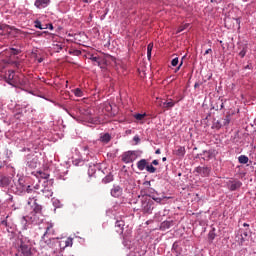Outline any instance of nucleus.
<instances>
[{
  "mask_svg": "<svg viewBox=\"0 0 256 256\" xmlns=\"http://www.w3.org/2000/svg\"><path fill=\"white\" fill-rule=\"evenodd\" d=\"M153 205H155V202L153 200L144 199L142 200V211L143 213H146L147 215H151L153 213Z\"/></svg>",
  "mask_w": 256,
  "mask_h": 256,
  "instance_id": "1",
  "label": "nucleus"
},
{
  "mask_svg": "<svg viewBox=\"0 0 256 256\" xmlns=\"http://www.w3.org/2000/svg\"><path fill=\"white\" fill-rule=\"evenodd\" d=\"M137 159V154L135 151H127L122 154V161L123 163H133Z\"/></svg>",
  "mask_w": 256,
  "mask_h": 256,
  "instance_id": "2",
  "label": "nucleus"
},
{
  "mask_svg": "<svg viewBox=\"0 0 256 256\" xmlns=\"http://www.w3.org/2000/svg\"><path fill=\"white\" fill-rule=\"evenodd\" d=\"M39 163V158L35 154L27 155V165L31 169L37 168V164Z\"/></svg>",
  "mask_w": 256,
  "mask_h": 256,
  "instance_id": "3",
  "label": "nucleus"
},
{
  "mask_svg": "<svg viewBox=\"0 0 256 256\" xmlns=\"http://www.w3.org/2000/svg\"><path fill=\"white\" fill-rule=\"evenodd\" d=\"M195 171L198 175H201V177H209V174L211 173V169L205 166H198L195 168Z\"/></svg>",
  "mask_w": 256,
  "mask_h": 256,
  "instance_id": "4",
  "label": "nucleus"
},
{
  "mask_svg": "<svg viewBox=\"0 0 256 256\" xmlns=\"http://www.w3.org/2000/svg\"><path fill=\"white\" fill-rule=\"evenodd\" d=\"M18 253H21L23 256H33V253L31 252V247L29 245H26L22 243L18 249Z\"/></svg>",
  "mask_w": 256,
  "mask_h": 256,
  "instance_id": "5",
  "label": "nucleus"
},
{
  "mask_svg": "<svg viewBox=\"0 0 256 256\" xmlns=\"http://www.w3.org/2000/svg\"><path fill=\"white\" fill-rule=\"evenodd\" d=\"M175 101H173V99L169 98L165 101H161L160 103V107H162V109H166L167 111H169V109H173V107H175Z\"/></svg>",
  "mask_w": 256,
  "mask_h": 256,
  "instance_id": "6",
  "label": "nucleus"
},
{
  "mask_svg": "<svg viewBox=\"0 0 256 256\" xmlns=\"http://www.w3.org/2000/svg\"><path fill=\"white\" fill-rule=\"evenodd\" d=\"M49 3H51V0H36L34 5L37 9H45L49 6Z\"/></svg>",
  "mask_w": 256,
  "mask_h": 256,
  "instance_id": "7",
  "label": "nucleus"
},
{
  "mask_svg": "<svg viewBox=\"0 0 256 256\" xmlns=\"http://www.w3.org/2000/svg\"><path fill=\"white\" fill-rule=\"evenodd\" d=\"M46 231L42 236V239H45L47 235H55V230L53 229V223L47 222L46 224Z\"/></svg>",
  "mask_w": 256,
  "mask_h": 256,
  "instance_id": "8",
  "label": "nucleus"
},
{
  "mask_svg": "<svg viewBox=\"0 0 256 256\" xmlns=\"http://www.w3.org/2000/svg\"><path fill=\"white\" fill-rule=\"evenodd\" d=\"M112 197H121L123 195V188L120 186H114L111 190Z\"/></svg>",
  "mask_w": 256,
  "mask_h": 256,
  "instance_id": "9",
  "label": "nucleus"
},
{
  "mask_svg": "<svg viewBox=\"0 0 256 256\" xmlns=\"http://www.w3.org/2000/svg\"><path fill=\"white\" fill-rule=\"evenodd\" d=\"M10 85H12V87H19V85H23V81H21L20 76L14 74V78L10 81Z\"/></svg>",
  "mask_w": 256,
  "mask_h": 256,
  "instance_id": "10",
  "label": "nucleus"
},
{
  "mask_svg": "<svg viewBox=\"0 0 256 256\" xmlns=\"http://www.w3.org/2000/svg\"><path fill=\"white\" fill-rule=\"evenodd\" d=\"M149 164V162H147L146 159H141L140 161L137 162V169L139 171H145V169H147V165Z\"/></svg>",
  "mask_w": 256,
  "mask_h": 256,
  "instance_id": "11",
  "label": "nucleus"
},
{
  "mask_svg": "<svg viewBox=\"0 0 256 256\" xmlns=\"http://www.w3.org/2000/svg\"><path fill=\"white\" fill-rule=\"evenodd\" d=\"M11 185V178L8 176H0V187Z\"/></svg>",
  "mask_w": 256,
  "mask_h": 256,
  "instance_id": "12",
  "label": "nucleus"
},
{
  "mask_svg": "<svg viewBox=\"0 0 256 256\" xmlns=\"http://www.w3.org/2000/svg\"><path fill=\"white\" fill-rule=\"evenodd\" d=\"M116 231L117 233H120V235L123 233V229L125 227V221L123 220H117L115 223Z\"/></svg>",
  "mask_w": 256,
  "mask_h": 256,
  "instance_id": "13",
  "label": "nucleus"
},
{
  "mask_svg": "<svg viewBox=\"0 0 256 256\" xmlns=\"http://www.w3.org/2000/svg\"><path fill=\"white\" fill-rule=\"evenodd\" d=\"M243 183L241 181H233L229 185L230 191H237V189H240Z\"/></svg>",
  "mask_w": 256,
  "mask_h": 256,
  "instance_id": "14",
  "label": "nucleus"
},
{
  "mask_svg": "<svg viewBox=\"0 0 256 256\" xmlns=\"http://www.w3.org/2000/svg\"><path fill=\"white\" fill-rule=\"evenodd\" d=\"M240 233H241V243H243L245 239L249 237V233H251V230L249 228H245L244 230L241 229Z\"/></svg>",
  "mask_w": 256,
  "mask_h": 256,
  "instance_id": "15",
  "label": "nucleus"
},
{
  "mask_svg": "<svg viewBox=\"0 0 256 256\" xmlns=\"http://www.w3.org/2000/svg\"><path fill=\"white\" fill-rule=\"evenodd\" d=\"M175 155L178 157H185V147L177 146L175 150Z\"/></svg>",
  "mask_w": 256,
  "mask_h": 256,
  "instance_id": "16",
  "label": "nucleus"
},
{
  "mask_svg": "<svg viewBox=\"0 0 256 256\" xmlns=\"http://www.w3.org/2000/svg\"><path fill=\"white\" fill-rule=\"evenodd\" d=\"M100 141L102 143H109L111 141V134L110 133H105L100 137Z\"/></svg>",
  "mask_w": 256,
  "mask_h": 256,
  "instance_id": "17",
  "label": "nucleus"
},
{
  "mask_svg": "<svg viewBox=\"0 0 256 256\" xmlns=\"http://www.w3.org/2000/svg\"><path fill=\"white\" fill-rule=\"evenodd\" d=\"M213 129H221V127H225L222 120H214Z\"/></svg>",
  "mask_w": 256,
  "mask_h": 256,
  "instance_id": "18",
  "label": "nucleus"
},
{
  "mask_svg": "<svg viewBox=\"0 0 256 256\" xmlns=\"http://www.w3.org/2000/svg\"><path fill=\"white\" fill-rule=\"evenodd\" d=\"M161 227H163V229H171V227H173V220L171 221L166 220L162 222Z\"/></svg>",
  "mask_w": 256,
  "mask_h": 256,
  "instance_id": "19",
  "label": "nucleus"
},
{
  "mask_svg": "<svg viewBox=\"0 0 256 256\" xmlns=\"http://www.w3.org/2000/svg\"><path fill=\"white\" fill-rule=\"evenodd\" d=\"M221 121L224 127H226V125H229V123H231V114H227L225 118L221 119Z\"/></svg>",
  "mask_w": 256,
  "mask_h": 256,
  "instance_id": "20",
  "label": "nucleus"
},
{
  "mask_svg": "<svg viewBox=\"0 0 256 256\" xmlns=\"http://www.w3.org/2000/svg\"><path fill=\"white\" fill-rule=\"evenodd\" d=\"M238 161L242 165H246V163H249V157H247L245 155H241V156L238 157Z\"/></svg>",
  "mask_w": 256,
  "mask_h": 256,
  "instance_id": "21",
  "label": "nucleus"
},
{
  "mask_svg": "<svg viewBox=\"0 0 256 256\" xmlns=\"http://www.w3.org/2000/svg\"><path fill=\"white\" fill-rule=\"evenodd\" d=\"M247 44H244L242 46V50L239 52V56L241 57V59H243V57H245V55H247Z\"/></svg>",
  "mask_w": 256,
  "mask_h": 256,
  "instance_id": "22",
  "label": "nucleus"
},
{
  "mask_svg": "<svg viewBox=\"0 0 256 256\" xmlns=\"http://www.w3.org/2000/svg\"><path fill=\"white\" fill-rule=\"evenodd\" d=\"M72 93H74L75 97H83V95H85L83 93V90H81L80 88L72 90Z\"/></svg>",
  "mask_w": 256,
  "mask_h": 256,
  "instance_id": "23",
  "label": "nucleus"
},
{
  "mask_svg": "<svg viewBox=\"0 0 256 256\" xmlns=\"http://www.w3.org/2000/svg\"><path fill=\"white\" fill-rule=\"evenodd\" d=\"M225 107V102H223V99H219L217 101L216 111H221Z\"/></svg>",
  "mask_w": 256,
  "mask_h": 256,
  "instance_id": "24",
  "label": "nucleus"
},
{
  "mask_svg": "<svg viewBox=\"0 0 256 256\" xmlns=\"http://www.w3.org/2000/svg\"><path fill=\"white\" fill-rule=\"evenodd\" d=\"M146 171H147L148 173H156V172H157V168H155V167L153 166V164H148V165L146 166Z\"/></svg>",
  "mask_w": 256,
  "mask_h": 256,
  "instance_id": "25",
  "label": "nucleus"
},
{
  "mask_svg": "<svg viewBox=\"0 0 256 256\" xmlns=\"http://www.w3.org/2000/svg\"><path fill=\"white\" fill-rule=\"evenodd\" d=\"M43 210V207L39 204H35L34 206V209H33V212L36 214V215H39L41 214V211Z\"/></svg>",
  "mask_w": 256,
  "mask_h": 256,
  "instance_id": "26",
  "label": "nucleus"
},
{
  "mask_svg": "<svg viewBox=\"0 0 256 256\" xmlns=\"http://www.w3.org/2000/svg\"><path fill=\"white\" fill-rule=\"evenodd\" d=\"M64 249L65 247H73V238H67L65 241H64Z\"/></svg>",
  "mask_w": 256,
  "mask_h": 256,
  "instance_id": "27",
  "label": "nucleus"
},
{
  "mask_svg": "<svg viewBox=\"0 0 256 256\" xmlns=\"http://www.w3.org/2000/svg\"><path fill=\"white\" fill-rule=\"evenodd\" d=\"M109 61H115V57H113L111 55H106L105 58L103 59V63H105V65H107L109 63Z\"/></svg>",
  "mask_w": 256,
  "mask_h": 256,
  "instance_id": "28",
  "label": "nucleus"
},
{
  "mask_svg": "<svg viewBox=\"0 0 256 256\" xmlns=\"http://www.w3.org/2000/svg\"><path fill=\"white\" fill-rule=\"evenodd\" d=\"M145 117H147V114H134V118H136L137 121H143V119H145Z\"/></svg>",
  "mask_w": 256,
  "mask_h": 256,
  "instance_id": "29",
  "label": "nucleus"
},
{
  "mask_svg": "<svg viewBox=\"0 0 256 256\" xmlns=\"http://www.w3.org/2000/svg\"><path fill=\"white\" fill-rule=\"evenodd\" d=\"M151 51H153V43H150L147 46V57H148V59H151Z\"/></svg>",
  "mask_w": 256,
  "mask_h": 256,
  "instance_id": "30",
  "label": "nucleus"
},
{
  "mask_svg": "<svg viewBox=\"0 0 256 256\" xmlns=\"http://www.w3.org/2000/svg\"><path fill=\"white\" fill-rule=\"evenodd\" d=\"M14 78H15V73L12 71L8 74L7 83L11 85V81H13Z\"/></svg>",
  "mask_w": 256,
  "mask_h": 256,
  "instance_id": "31",
  "label": "nucleus"
},
{
  "mask_svg": "<svg viewBox=\"0 0 256 256\" xmlns=\"http://www.w3.org/2000/svg\"><path fill=\"white\" fill-rule=\"evenodd\" d=\"M90 59L91 61H93V63H96L98 67H101V60L99 59V57H91Z\"/></svg>",
  "mask_w": 256,
  "mask_h": 256,
  "instance_id": "32",
  "label": "nucleus"
},
{
  "mask_svg": "<svg viewBox=\"0 0 256 256\" xmlns=\"http://www.w3.org/2000/svg\"><path fill=\"white\" fill-rule=\"evenodd\" d=\"M171 65L172 67H177V65H179V58L176 57L171 61Z\"/></svg>",
  "mask_w": 256,
  "mask_h": 256,
  "instance_id": "33",
  "label": "nucleus"
},
{
  "mask_svg": "<svg viewBox=\"0 0 256 256\" xmlns=\"http://www.w3.org/2000/svg\"><path fill=\"white\" fill-rule=\"evenodd\" d=\"M34 25H35L36 29H45V28L41 25V21L36 20V21L34 22Z\"/></svg>",
  "mask_w": 256,
  "mask_h": 256,
  "instance_id": "34",
  "label": "nucleus"
},
{
  "mask_svg": "<svg viewBox=\"0 0 256 256\" xmlns=\"http://www.w3.org/2000/svg\"><path fill=\"white\" fill-rule=\"evenodd\" d=\"M10 51L11 55H19L21 53V50L15 48H11Z\"/></svg>",
  "mask_w": 256,
  "mask_h": 256,
  "instance_id": "35",
  "label": "nucleus"
},
{
  "mask_svg": "<svg viewBox=\"0 0 256 256\" xmlns=\"http://www.w3.org/2000/svg\"><path fill=\"white\" fill-rule=\"evenodd\" d=\"M54 49L57 53H59L63 49V45L61 44H56L54 45Z\"/></svg>",
  "mask_w": 256,
  "mask_h": 256,
  "instance_id": "36",
  "label": "nucleus"
},
{
  "mask_svg": "<svg viewBox=\"0 0 256 256\" xmlns=\"http://www.w3.org/2000/svg\"><path fill=\"white\" fill-rule=\"evenodd\" d=\"M187 27H189V24H185L184 26H180L178 28V33H181L182 31H185V29H187Z\"/></svg>",
  "mask_w": 256,
  "mask_h": 256,
  "instance_id": "37",
  "label": "nucleus"
},
{
  "mask_svg": "<svg viewBox=\"0 0 256 256\" xmlns=\"http://www.w3.org/2000/svg\"><path fill=\"white\" fill-rule=\"evenodd\" d=\"M42 179H47L49 177V174L45 173V172H39Z\"/></svg>",
  "mask_w": 256,
  "mask_h": 256,
  "instance_id": "38",
  "label": "nucleus"
},
{
  "mask_svg": "<svg viewBox=\"0 0 256 256\" xmlns=\"http://www.w3.org/2000/svg\"><path fill=\"white\" fill-rule=\"evenodd\" d=\"M205 157H207V159H211V152H204Z\"/></svg>",
  "mask_w": 256,
  "mask_h": 256,
  "instance_id": "39",
  "label": "nucleus"
},
{
  "mask_svg": "<svg viewBox=\"0 0 256 256\" xmlns=\"http://www.w3.org/2000/svg\"><path fill=\"white\" fill-rule=\"evenodd\" d=\"M211 53H213V50L210 48L205 51L204 55H209Z\"/></svg>",
  "mask_w": 256,
  "mask_h": 256,
  "instance_id": "40",
  "label": "nucleus"
},
{
  "mask_svg": "<svg viewBox=\"0 0 256 256\" xmlns=\"http://www.w3.org/2000/svg\"><path fill=\"white\" fill-rule=\"evenodd\" d=\"M209 239H215V233H213V232H210L209 233Z\"/></svg>",
  "mask_w": 256,
  "mask_h": 256,
  "instance_id": "41",
  "label": "nucleus"
},
{
  "mask_svg": "<svg viewBox=\"0 0 256 256\" xmlns=\"http://www.w3.org/2000/svg\"><path fill=\"white\" fill-rule=\"evenodd\" d=\"M105 180H106V183H109V181H112L113 178H112L111 176H107V177L105 178Z\"/></svg>",
  "mask_w": 256,
  "mask_h": 256,
  "instance_id": "42",
  "label": "nucleus"
},
{
  "mask_svg": "<svg viewBox=\"0 0 256 256\" xmlns=\"http://www.w3.org/2000/svg\"><path fill=\"white\" fill-rule=\"evenodd\" d=\"M134 141L136 142V143H139V141H141V139H139V136H134Z\"/></svg>",
  "mask_w": 256,
  "mask_h": 256,
  "instance_id": "43",
  "label": "nucleus"
},
{
  "mask_svg": "<svg viewBox=\"0 0 256 256\" xmlns=\"http://www.w3.org/2000/svg\"><path fill=\"white\" fill-rule=\"evenodd\" d=\"M151 165H159V160H153Z\"/></svg>",
  "mask_w": 256,
  "mask_h": 256,
  "instance_id": "44",
  "label": "nucleus"
},
{
  "mask_svg": "<svg viewBox=\"0 0 256 256\" xmlns=\"http://www.w3.org/2000/svg\"><path fill=\"white\" fill-rule=\"evenodd\" d=\"M153 201H156V203H161V198H152Z\"/></svg>",
  "mask_w": 256,
  "mask_h": 256,
  "instance_id": "45",
  "label": "nucleus"
},
{
  "mask_svg": "<svg viewBox=\"0 0 256 256\" xmlns=\"http://www.w3.org/2000/svg\"><path fill=\"white\" fill-rule=\"evenodd\" d=\"M155 154H156V155H161V149H157V150L155 151Z\"/></svg>",
  "mask_w": 256,
  "mask_h": 256,
  "instance_id": "46",
  "label": "nucleus"
},
{
  "mask_svg": "<svg viewBox=\"0 0 256 256\" xmlns=\"http://www.w3.org/2000/svg\"><path fill=\"white\" fill-rule=\"evenodd\" d=\"M144 185H148L149 187H151V181L144 182Z\"/></svg>",
  "mask_w": 256,
  "mask_h": 256,
  "instance_id": "47",
  "label": "nucleus"
},
{
  "mask_svg": "<svg viewBox=\"0 0 256 256\" xmlns=\"http://www.w3.org/2000/svg\"><path fill=\"white\" fill-rule=\"evenodd\" d=\"M181 65H183V60H181L179 66H178V68H177V71H179V69H181Z\"/></svg>",
  "mask_w": 256,
  "mask_h": 256,
  "instance_id": "48",
  "label": "nucleus"
},
{
  "mask_svg": "<svg viewBox=\"0 0 256 256\" xmlns=\"http://www.w3.org/2000/svg\"><path fill=\"white\" fill-rule=\"evenodd\" d=\"M26 191H27V193H31V186H28Z\"/></svg>",
  "mask_w": 256,
  "mask_h": 256,
  "instance_id": "49",
  "label": "nucleus"
},
{
  "mask_svg": "<svg viewBox=\"0 0 256 256\" xmlns=\"http://www.w3.org/2000/svg\"><path fill=\"white\" fill-rule=\"evenodd\" d=\"M243 227H245V229H249V224L244 223V224H243Z\"/></svg>",
  "mask_w": 256,
  "mask_h": 256,
  "instance_id": "50",
  "label": "nucleus"
},
{
  "mask_svg": "<svg viewBox=\"0 0 256 256\" xmlns=\"http://www.w3.org/2000/svg\"><path fill=\"white\" fill-rule=\"evenodd\" d=\"M49 29L53 31V24H49Z\"/></svg>",
  "mask_w": 256,
  "mask_h": 256,
  "instance_id": "51",
  "label": "nucleus"
},
{
  "mask_svg": "<svg viewBox=\"0 0 256 256\" xmlns=\"http://www.w3.org/2000/svg\"><path fill=\"white\" fill-rule=\"evenodd\" d=\"M91 0H83V3H90Z\"/></svg>",
  "mask_w": 256,
  "mask_h": 256,
  "instance_id": "52",
  "label": "nucleus"
},
{
  "mask_svg": "<svg viewBox=\"0 0 256 256\" xmlns=\"http://www.w3.org/2000/svg\"><path fill=\"white\" fill-rule=\"evenodd\" d=\"M3 35V28H0V37Z\"/></svg>",
  "mask_w": 256,
  "mask_h": 256,
  "instance_id": "53",
  "label": "nucleus"
},
{
  "mask_svg": "<svg viewBox=\"0 0 256 256\" xmlns=\"http://www.w3.org/2000/svg\"><path fill=\"white\" fill-rule=\"evenodd\" d=\"M39 63H43V58L38 59Z\"/></svg>",
  "mask_w": 256,
  "mask_h": 256,
  "instance_id": "54",
  "label": "nucleus"
},
{
  "mask_svg": "<svg viewBox=\"0 0 256 256\" xmlns=\"http://www.w3.org/2000/svg\"><path fill=\"white\" fill-rule=\"evenodd\" d=\"M162 161H163V162L167 161V157H163V158H162Z\"/></svg>",
  "mask_w": 256,
  "mask_h": 256,
  "instance_id": "55",
  "label": "nucleus"
},
{
  "mask_svg": "<svg viewBox=\"0 0 256 256\" xmlns=\"http://www.w3.org/2000/svg\"><path fill=\"white\" fill-rule=\"evenodd\" d=\"M81 53V51H76L75 55H79Z\"/></svg>",
  "mask_w": 256,
  "mask_h": 256,
  "instance_id": "56",
  "label": "nucleus"
},
{
  "mask_svg": "<svg viewBox=\"0 0 256 256\" xmlns=\"http://www.w3.org/2000/svg\"><path fill=\"white\" fill-rule=\"evenodd\" d=\"M45 34H47V31H44V32L41 33V35H45Z\"/></svg>",
  "mask_w": 256,
  "mask_h": 256,
  "instance_id": "57",
  "label": "nucleus"
},
{
  "mask_svg": "<svg viewBox=\"0 0 256 256\" xmlns=\"http://www.w3.org/2000/svg\"><path fill=\"white\" fill-rule=\"evenodd\" d=\"M3 166L0 165V169H2Z\"/></svg>",
  "mask_w": 256,
  "mask_h": 256,
  "instance_id": "58",
  "label": "nucleus"
}]
</instances>
